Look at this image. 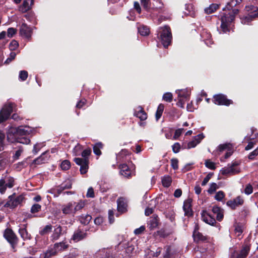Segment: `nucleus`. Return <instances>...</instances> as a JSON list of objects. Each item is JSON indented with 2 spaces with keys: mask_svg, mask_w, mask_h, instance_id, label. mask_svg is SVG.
<instances>
[{
  "mask_svg": "<svg viewBox=\"0 0 258 258\" xmlns=\"http://www.w3.org/2000/svg\"><path fill=\"white\" fill-rule=\"evenodd\" d=\"M238 10L233 9L232 11H225L220 14L221 26L220 33H226L230 32L232 23L234 20L235 16L238 14Z\"/></svg>",
  "mask_w": 258,
  "mask_h": 258,
  "instance_id": "1",
  "label": "nucleus"
},
{
  "mask_svg": "<svg viewBox=\"0 0 258 258\" xmlns=\"http://www.w3.org/2000/svg\"><path fill=\"white\" fill-rule=\"evenodd\" d=\"M212 213L213 214L209 213L207 211H203L201 213L203 221L210 225H214L216 223V220L214 218L215 216H216L217 220L219 221H221L223 218L222 210L217 206H214L213 207Z\"/></svg>",
  "mask_w": 258,
  "mask_h": 258,
  "instance_id": "2",
  "label": "nucleus"
},
{
  "mask_svg": "<svg viewBox=\"0 0 258 258\" xmlns=\"http://www.w3.org/2000/svg\"><path fill=\"white\" fill-rule=\"evenodd\" d=\"M32 128L28 126H20L18 128L11 127L7 132V140L13 142V137L27 136L32 133Z\"/></svg>",
  "mask_w": 258,
  "mask_h": 258,
  "instance_id": "3",
  "label": "nucleus"
},
{
  "mask_svg": "<svg viewBox=\"0 0 258 258\" xmlns=\"http://www.w3.org/2000/svg\"><path fill=\"white\" fill-rule=\"evenodd\" d=\"M152 18H155L160 14L165 11L164 5L161 0H154L152 4H150L146 10Z\"/></svg>",
  "mask_w": 258,
  "mask_h": 258,
  "instance_id": "4",
  "label": "nucleus"
},
{
  "mask_svg": "<svg viewBox=\"0 0 258 258\" xmlns=\"http://www.w3.org/2000/svg\"><path fill=\"white\" fill-rule=\"evenodd\" d=\"M158 35L163 45L165 48L167 47L171 43L172 36L170 28L167 26L161 27L158 31Z\"/></svg>",
  "mask_w": 258,
  "mask_h": 258,
  "instance_id": "5",
  "label": "nucleus"
},
{
  "mask_svg": "<svg viewBox=\"0 0 258 258\" xmlns=\"http://www.w3.org/2000/svg\"><path fill=\"white\" fill-rule=\"evenodd\" d=\"M175 93L177 94V105L181 108H183L185 102L189 99L190 91L188 89L177 90Z\"/></svg>",
  "mask_w": 258,
  "mask_h": 258,
  "instance_id": "6",
  "label": "nucleus"
},
{
  "mask_svg": "<svg viewBox=\"0 0 258 258\" xmlns=\"http://www.w3.org/2000/svg\"><path fill=\"white\" fill-rule=\"evenodd\" d=\"M245 10L249 13L247 16L240 17L241 22L243 24H249L253 18L258 17V8L250 6L246 7Z\"/></svg>",
  "mask_w": 258,
  "mask_h": 258,
  "instance_id": "7",
  "label": "nucleus"
},
{
  "mask_svg": "<svg viewBox=\"0 0 258 258\" xmlns=\"http://www.w3.org/2000/svg\"><path fill=\"white\" fill-rule=\"evenodd\" d=\"M91 153L90 148H87L82 152V174L87 172L89 169V157Z\"/></svg>",
  "mask_w": 258,
  "mask_h": 258,
  "instance_id": "8",
  "label": "nucleus"
},
{
  "mask_svg": "<svg viewBox=\"0 0 258 258\" xmlns=\"http://www.w3.org/2000/svg\"><path fill=\"white\" fill-rule=\"evenodd\" d=\"M5 238L11 244L14 251H15V246L18 243V238L12 229L7 228L4 234Z\"/></svg>",
  "mask_w": 258,
  "mask_h": 258,
  "instance_id": "9",
  "label": "nucleus"
},
{
  "mask_svg": "<svg viewBox=\"0 0 258 258\" xmlns=\"http://www.w3.org/2000/svg\"><path fill=\"white\" fill-rule=\"evenodd\" d=\"M14 104L5 105L0 112V123L7 120L13 110Z\"/></svg>",
  "mask_w": 258,
  "mask_h": 258,
  "instance_id": "10",
  "label": "nucleus"
},
{
  "mask_svg": "<svg viewBox=\"0 0 258 258\" xmlns=\"http://www.w3.org/2000/svg\"><path fill=\"white\" fill-rule=\"evenodd\" d=\"M14 179L12 177H5L0 180V192L5 193L7 187L12 188L14 186Z\"/></svg>",
  "mask_w": 258,
  "mask_h": 258,
  "instance_id": "11",
  "label": "nucleus"
},
{
  "mask_svg": "<svg viewBox=\"0 0 258 258\" xmlns=\"http://www.w3.org/2000/svg\"><path fill=\"white\" fill-rule=\"evenodd\" d=\"M81 209V206L76 205V202H71L62 206V211L63 214H70L76 212Z\"/></svg>",
  "mask_w": 258,
  "mask_h": 258,
  "instance_id": "12",
  "label": "nucleus"
},
{
  "mask_svg": "<svg viewBox=\"0 0 258 258\" xmlns=\"http://www.w3.org/2000/svg\"><path fill=\"white\" fill-rule=\"evenodd\" d=\"M9 199V200L5 204L4 207L14 208L22 202L24 197L22 196H19L14 198L13 196H10Z\"/></svg>",
  "mask_w": 258,
  "mask_h": 258,
  "instance_id": "13",
  "label": "nucleus"
},
{
  "mask_svg": "<svg viewBox=\"0 0 258 258\" xmlns=\"http://www.w3.org/2000/svg\"><path fill=\"white\" fill-rule=\"evenodd\" d=\"M213 101L215 104L219 105L228 106L233 103L232 100L228 99L226 96L223 94L215 95L214 96Z\"/></svg>",
  "mask_w": 258,
  "mask_h": 258,
  "instance_id": "14",
  "label": "nucleus"
},
{
  "mask_svg": "<svg viewBox=\"0 0 258 258\" xmlns=\"http://www.w3.org/2000/svg\"><path fill=\"white\" fill-rule=\"evenodd\" d=\"M20 35L26 38L29 39L32 34V29L26 23H23L20 28Z\"/></svg>",
  "mask_w": 258,
  "mask_h": 258,
  "instance_id": "15",
  "label": "nucleus"
},
{
  "mask_svg": "<svg viewBox=\"0 0 258 258\" xmlns=\"http://www.w3.org/2000/svg\"><path fill=\"white\" fill-rule=\"evenodd\" d=\"M191 202V199L188 198L183 203V210L184 212V215L186 216L189 217L192 215Z\"/></svg>",
  "mask_w": 258,
  "mask_h": 258,
  "instance_id": "16",
  "label": "nucleus"
},
{
  "mask_svg": "<svg viewBox=\"0 0 258 258\" xmlns=\"http://www.w3.org/2000/svg\"><path fill=\"white\" fill-rule=\"evenodd\" d=\"M120 173L125 177L128 178L134 173L130 168L125 164L120 165Z\"/></svg>",
  "mask_w": 258,
  "mask_h": 258,
  "instance_id": "17",
  "label": "nucleus"
},
{
  "mask_svg": "<svg viewBox=\"0 0 258 258\" xmlns=\"http://www.w3.org/2000/svg\"><path fill=\"white\" fill-rule=\"evenodd\" d=\"M52 247L57 254L67 249L69 247V244L66 242L62 241L55 243Z\"/></svg>",
  "mask_w": 258,
  "mask_h": 258,
  "instance_id": "18",
  "label": "nucleus"
},
{
  "mask_svg": "<svg viewBox=\"0 0 258 258\" xmlns=\"http://www.w3.org/2000/svg\"><path fill=\"white\" fill-rule=\"evenodd\" d=\"M243 202V199L240 196H238L233 200L228 201L227 205L232 209H235L236 207L242 205Z\"/></svg>",
  "mask_w": 258,
  "mask_h": 258,
  "instance_id": "19",
  "label": "nucleus"
},
{
  "mask_svg": "<svg viewBox=\"0 0 258 258\" xmlns=\"http://www.w3.org/2000/svg\"><path fill=\"white\" fill-rule=\"evenodd\" d=\"M231 148V144L229 143H225L223 144L219 145L217 148L213 152L212 154L215 156H218L221 152L223 151L229 150Z\"/></svg>",
  "mask_w": 258,
  "mask_h": 258,
  "instance_id": "20",
  "label": "nucleus"
},
{
  "mask_svg": "<svg viewBox=\"0 0 258 258\" xmlns=\"http://www.w3.org/2000/svg\"><path fill=\"white\" fill-rule=\"evenodd\" d=\"M117 203L118 212L124 213L126 211L127 204L124 199L122 198H119L117 200Z\"/></svg>",
  "mask_w": 258,
  "mask_h": 258,
  "instance_id": "21",
  "label": "nucleus"
},
{
  "mask_svg": "<svg viewBox=\"0 0 258 258\" xmlns=\"http://www.w3.org/2000/svg\"><path fill=\"white\" fill-rule=\"evenodd\" d=\"M33 4V0H25L22 5L20 7L19 10L22 13H25L31 8V6Z\"/></svg>",
  "mask_w": 258,
  "mask_h": 258,
  "instance_id": "22",
  "label": "nucleus"
},
{
  "mask_svg": "<svg viewBox=\"0 0 258 258\" xmlns=\"http://www.w3.org/2000/svg\"><path fill=\"white\" fill-rule=\"evenodd\" d=\"M70 185L64 186L63 185H60L58 187L50 189L48 192L53 194L55 197H57L63 190L69 188Z\"/></svg>",
  "mask_w": 258,
  "mask_h": 258,
  "instance_id": "23",
  "label": "nucleus"
},
{
  "mask_svg": "<svg viewBox=\"0 0 258 258\" xmlns=\"http://www.w3.org/2000/svg\"><path fill=\"white\" fill-rule=\"evenodd\" d=\"M134 114L137 117H139L141 120H145L147 118V115L146 113L143 110V108L139 106L137 108V110H136Z\"/></svg>",
  "mask_w": 258,
  "mask_h": 258,
  "instance_id": "24",
  "label": "nucleus"
},
{
  "mask_svg": "<svg viewBox=\"0 0 258 258\" xmlns=\"http://www.w3.org/2000/svg\"><path fill=\"white\" fill-rule=\"evenodd\" d=\"M201 35L207 46H210L213 44V42L211 39V35L210 33L207 32H203Z\"/></svg>",
  "mask_w": 258,
  "mask_h": 258,
  "instance_id": "25",
  "label": "nucleus"
},
{
  "mask_svg": "<svg viewBox=\"0 0 258 258\" xmlns=\"http://www.w3.org/2000/svg\"><path fill=\"white\" fill-rule=\"evenodd\" d=\"M14 141L23 144H28L30 142V140L27 136H18L13 137V142Z\"/></svg>",
  "mask_w": 258,
  "mask_h": 258,
  "instance_id": "26",
  "label": "nucleus"
},
{
  "mask_svg": "<svg viewBox=\"0 0 258 258\" xmlns=\"http://www.w3.org/2000/svg\"><path fill=\"white\" fill-rule=\"evenodd\" d=\"M249 246L246 245L242 247L241 250L237 254L236 258H245L249 251Z\"/></svg>",
  "mask_w": 258,
  "mask_h": 258,
  "instance_id": "27",
  "label": "nucleus"
},
{
  "mask_svg": "<svg viewBox=\"0 0 258 258\" xmlns=\"http://www.w3.org/2000/svg\"><path fill=\"white\" fill-rule=\"evenodd\" d=\"M97 254L101 256V258H113L110 251L105 248L99 250Z\"/></svg>",
  "mask_w": 258,
  "mask_h": 258,
  "instance_id": "28",
  "label": "nucleus"
},
{
  "mask_svg": "<svg viewBox=\"0 0 258 258\" xmlns=\"http://www.w3.org/2000/svg\"><path fill=\"white\" fill-rule=\"evenodd\" d=\"M236 164L235 163H234L230 167L223 168L221 170V174H222L223 175H227V174H233V173L236 172V171H235V170L234 168V166Z\"/></svg>",
  "mask_w": 258,
  "mask_h": 258,
  "instance_id": "29",
  "label": "nucleus"
},
{
  "mask_svg": "<svg viewBox=\"0 0 258 258\" xmlns=\"http://www.w3.org/2000/svg\"><path fill=\"white\" fill-rule=\"evenodd\" d=\"M148 225L150 229H153L156 228L158 225L157 217H152L151 219L148 221Z\"/></svg>",
  "mask_w": 258,
  "mask_h": 258,
  "instance_id": "30",
  "label": "nucleus"
},
{
  "mask_svg": "<svg viewBox=\"0 0 258 258\" xmlns=\"http://www.w3.org/2000/svg\"><path fill=\"white\" fill-rule=\"evenodd\" d=\"M19 232L21 237L24 240L30 239L31 238V235L28 233L26 228H20Z\"/></svg>",
  "mask_w": 258,
  "mask_h": 258,
  "instance_id": "31",
  "label": "nucleus"
},
{
  "mask_svg": "<svg viewBox=\"0 0 258 258\" xmlns=\"http://www.w3.org/2000/svg\"><path fill=\"white\" fill-rule=\"evenodd\" d=\"M56 253L53 249L52 247H50L43 254V258H51L52 256L56 255Z\"/></svg>",
  "mask_w": 258,
  "mask_h": 258,
  "instance_id": "32",
  "label": "nucleus"
},
{
  "mask_svg": "<svg viewBox=\"0 0 258 258\" xmlns=\"http://www.w3.org/2000/svg\"><path fill=\"white\" fill-rule=\"evenodd\" d=\"M193 236L194 238L195 241H205L206 240V238L205 236H204L202 233L196 232V230L193 233Z\"/></svg>",
  "mask_w": 258,
  "mask_h": 258,
  "instance_id": "33",
  "label": "nucleus"
},
{
  "mask_svg": "<svg viewBox=\"0 0 258 258\" xmlns=\"http://www.w3.org/2000/svg\"><path fill=\"white\" fill-rule=\"evenodd\" d=\"M218 8L219 6L217 4H212L209 7L205 9V12L208 14H211L214 12Z\"/></svg>",
  "mask_w": 258,
  "mask_h": 258,
  "instance_id": "34",
  "label": "nucleus"
},
{
  "mask_svg": "<svg viewBox=\"0 0 258 258\" xmlns=\"http://www.w3.org/2000/svg\"><path fill=\"white\" fill-rule=\"evenodd\" d=\"M138 31L142 36H147L150 33L149 28L144 25L141 26L138 28Z\"/></svg>",
  "mask_w": 258,
  "mask_h": 258,
  "instance_id": "35",
  "label": "nucleus"
},
{
  "mask_svg": "<svg viewBox=\"0 0 258 258\" xmlns=\"http://www.w3.org/2000/svg\"><path fill=\"white\" fill-rule=\"evenodd\" d=\"M164 106L162 104H160L158 107L157 110L156 112V119L157 120H158L161 117L163 111L164 110Z\"/></svg>",
  "mask_w": 258,
  "mask_h": 258,
  "instance_id": "36",
  "label": "nucleus"
},
{
  "mask_svg": "<svg viewBox=\"0 0 258 258\" xmlns=\"http://www.w3.org/2000/svg\"><path fill=\"white\" fill-rule=\"evenodd\" d=\"M61 233V228L60 226L56 227L53 232V233L52 235V239L53 240L57 239Z\"/></svg>",
  "mask_w": 258,
  "mask_h": 258,
  "instance_id": "37",
  "label": "nucleus"
},
{
  "mask_svg": "<svg viewBox=\"0 0 258 258\" xmlns=\"http://www.w3.org/2000/svg\"><path fill=\"white\" fill-rule=\"evenodd\" d=\"M102 148V144L101 143H96L93 147V151L96 155L99 156L101 154L100 149Z\"/></svg>",
  "mask_w": 258,
  "mask_h": 258,
  "instance_id": "38",
  "label": "nucleus"
},
{
  "mask_svg": "<svg viewBox=\"0 0 258 258\" xmlns=\"http://www.w3.org/2000/svg\"><path fill=\"white\" fill-rule=\"evenodd\" d=\"M162 184L164 187H168L171 183V178L169 176H164L162 179Z\"/></svg>",
  "mask_w": 258,
  "mask_h": 258,
  "instance_id": "39",
  "label": "nucleus"
},
{
  "mask_svg": "<svg viewBox=\"0 0 258 258\" xmlns=\"http://www.w3.org/2000/svg\"><path fill=\"white\" fill-rule=\"evenodd\" d=\"M71 240L74 242H77L81 240V230H78L75 232Z\"/></svg>",
  "mask_w": 258,
  "mask_h": 258,
  "instance_id": "40",
  "label": "nucleus"
},
{
  "mask_svg": "<svg viewBox=\"0 0 258 258\" xmlns=\"http://www.w3.org/2000/svg\"><path fill=\"white\" fill-rule=\"evenodd\" d=\"M60 168L63 170H67L71 167V163L68 160H63L60 164Z\"/></svg>",
  "mask_w": 258,
  "mask_h": 258,
  "instance_id": "41",
  "label": "nucleus"
},
{
  "mask_svg": "<svg viewBox=\"0 0 258 258\" xmlns=\"http://www.w3.org/2000/svg\"><path fill=\"white\" fill-rule=\"evenodd\" d=\"M162 99L165 101L171 102L173 99V95L170 92H166L163 94Z\"/></svg>",
  "mask_w": 258,
  "mask_h": 258,
  "instance_id": "42",
  "label": "nucleus"
},
{
  "mask_svg": "<svg viewBox=\"0 0 258 258\" xmlns=\"http://www.w3.org/2000/svg\"><path fill=\"white\" fill-rule=\"evenodd\" d=\"M52 230V226L51 225H47L45 226L43 229L40 231V234L41 235H45L51 232Z\"/></svg>",
  "mask_w": 258,
  "mask_h": 258,
  "instance_id": "43",
  "label": "nucleus"
},
{
  "mask_svg": "<svg viewBox=\"0 0 258 258\" xmlns=\"http://www.w3.org/2000/svg\"><path fill=\"white\" fill-rule=\"evenodd\" d=\"M205 164L206 167L210 169L214 170L216 168L215 163L210 160H206Z\"/></svg>",
  "mask_w": 258,
  "mask_h": 258,
  "instance_id": "44",
  "label": "nucleus"
},
{
  "mask_svg": "<svg viewBox=\"0 0 258 258\" xmlns=\"http://www.w3.org/2000/svg\"><path fill=\"white\" fill-rule=\"evenodd\" d=\"M73 154L75 156H80L81 155V146L79 144L73 149Z\"/></svg>",
  "mask_w": 258,
  "mask_h": 258,
  "instance_id": "45",
  "label": "nucleus"
},
{
  "mask_svg": "<svg viewBox=\"0 0 258 258\" xmlns=\"http://www.w3.org/2000/svg\"><path fill=\"white\" fill-rule=\"evenodd\" d=\"M92 217L89 215H86L84 217L82 216V224L87 225L90 221L91 220Z\"/></svg>",
  "mask_w": 258,
  "mask_h": 258,
  "instance_id": "46",
  "label": "nucleus"
},
{
  "mask_svg": "<svg viewBox=\"0 0 258 258\" xmlns=\"http://www.w3.org/2000/svg\"><path fill=\"white\" fill-rule=\"evenodd\" d=\"M5 139V135L4 133L0 131V151L4 149V140Z\"/></svg>",
  "mask_w": 258,
  "mask_h": 258,
  "instance_id": "47",
  "label": "nucleus"
},
{
  "mask_svg": "<svg viewBox=\"0 0 258 258\" xmlns=\"http://www.w3.org/2000/svg\"><path fill=\"white\" fill-rule=\"evenodd\" d=\"M28 77V73L26 71H21L19 72V79L22 81H25Z\"/></svg>",
  "mask_w": 258,
  "mask_h": 258,
  "instance_id": "48",
  "label": "nucleus"
},
{
  "mask_svg": "<svg viewBox=\"0 0 258 258\" xmlns=\"http://www.w3.org/2000/svg\"><path fill=\"white\" fill-rule=\"evenodd\" d=\"M235 2L236 1L235 0H230V1L227 3L226 8L223 9V11H225L226 9H227L228 10H230L231 9H232L233 7L237 6Z\"/></svg>",
  "mask_w": 258,
  "mask_h": 258,
  "instance_id": "49",
  "label": "nucleus"
},
{
  "mask_svg": "<svg viewBox=\"0 0 258 258\" xmlns=\"http://www.w3.org/2000/svg\"><path fill=\"white\" fill-rule=\"evenodd\" d=\"M16 56V53L15 52H11L9 57L6 60V61L4 62V64H9L13 60L15 59Z\"/></svg>",
  "mask_w": 258,
  "mask_h": 258,
  "instance_id": "50",
  "label": "nucleus"
},
{
  "mask_svg": "<svg viewBox=\"0 0 258 258\" xmlns=\"http://www.w3.org/2000/svg\"><path fill=\"white\" fill-rule=\"evenodd\" d=\"M41 208V205L38 204L33 205L31 208V212L32 213H35L39 212Z\"/></svg>",
  "mask_w": 258,
  "mask_h": 258,
  "instance_id": "51",
  "label": "nucleus"
},
{
  "mask_svg": "<svg viewBox=\"0 0 258 258\" xmlns=\"http://www.w3.org/2000/svg\"><path fill=\"white\" fill-rule=\"evenodd\" d=\"M217 188L218 186L216 183H212L208 190V192L210 194H212L216 191Z\"/></svg>",
  "mask_w": 258,
  "mask_h": 258,
  "instance_id": "52",
  "label": "nucleus"
},
{
  "mask_svg": "<svg viewBox=\"0 0 258 258\" xmlns=\"http://www.w3.org/2000/svg\"><path fill=\"white\" fill-rule=\"evenodd\" d=\"M171 165L173 169L177 170L178 168V160L176 158L171 160Z\"/></svg>",
  "mask_w": 258,
  "mask_h": 258,
  "instance_id": "53",
  "label": "nucleus"
},
{
  "mask_svg": "<svg viewBox=\"0 0 258 258\" xmlns=\"http://www.w3.org/2000/svg\"><path fill=\"white\" fill-rule=\"evenodd\" d=\"M225 196L224 193L222 191L217 192L215 196V198L218 201H221Z\"/></svg>",
  "mask_w": 258,
  "mask_h": 258,
  "instance_id": "54",
  "label": "nucleus"
},
{
  "mask_svg": "<svg viewBox=\"0 0 258 258\" xmlns=\"http://www.w3.org/2000/svg\"><path fill=\"white\" fill-rule=\"evenodd\" d=\"M258 155V147L252 152L249 153L248 155V159L250 160H253Z\"/></svg>",
  "mask_w": 258,
  "mask_h": 258,
  "instance_id": "55",
  "label": "nucleus"
},
{
  "mask_svg": "<svg viewBox=\"0 0 258 258\" xmlns=\"http://www.w3.org/2000/svg\"><path fill=\"white\" fill-rule=\"evenodd\" d=\"M17 32V30L14 28H9L7 31V35L9 37H12Z\"/></svg>",
  "mask_w": 258,
  "mask_h": 258,
  "instance_id": "56",
  "label": "nucleus"
},
{
  "mask_svg": "<svg viewBox=\"0 0 258 258\" xmlns=\"http://www.w3.org/2000/svg\"><path fill=\"white\" fill-rule=\"evenodd\" d=\"M23 151V149L22 147H19V149L16 151L15 155L13 156V158L15 160L18 159L21 156L22 153Z\"/></svg>",
  "mask_w": 258,
  "mask_h": 258,
  "instance_id": "57",
  "label": "nucleus"
},
{
  "mask_svg": "<svg viewBox=\"0 0 258 258\" xmlns=\"http://www.w3.org/2000/svg\"><path fill=\"white\" fill-rule=\"evenodd\" d=\"M253 191V187L252 185L250 184H248L246 185L244 189V193L246 195H249L251 194Z\"/></svg>",
  "mask_w": 258,
  "mask_h": 258,
  "instance_id": "58",
  "label": "nucleus"
},
{
  "mask_svg": "<svg viewBox=\"0 0 258 258\" xmlns=\"http://www.w3.org/2000/svg\"><path fill=\"white\" fill-rule=\"evenodd\" d=\"M172 148L173 152L175 153H177L180 151V145L179 143H175L172 145Z\"/></svg>",
  "mask_w": 258,
  "mask_h": 258,
  "instance_id": "59",
  "label": "nucleus"
},
{
  "mask_svg": "<svg viewBox=\"0 0 258 258\" xmlns=\"http://www.w3.org/2000/svg\"><path fill=\"white\" fill-rule=\"evenodd\" d=\"M86 197L87 198H93L95 197L94 189L92 187H90L88 189V191L86 194Z\"/></svg>",
  "mask_w": 258,
  "mask_h": 258,
  "instance_id": "60",
  "label": "nucleus"
},
{
  "mask_svg": "<svg viewBox=\"0 0 258 258\" xmlns=\"http://www.w3.org/2000/svg\"><path fill=\"white\" fill-rule=\"evenodd\" d=\"M213 175V173H209L204 179L203 181L202 182V185L205 186L206 184L209 182V180L211 178Z\"/></svg>",
  "mask_w": 258,
  "mask_h": 258,
  "instance_id": "61",
  "label": "nucleus"
},
{
  "mask_svg": "<svg viewBox=\"0 0 258 258\" xmlns=\"http://www.w3.org/2000/svg\"><path fill=\"white\" fill-rule=\"evenodd\" d=\"M165 252L164 253L163 256L164 258H169L170 256V247L169 246H166L165 247Z\"/></svg>",
  "mask_w": 258,
  "mask_h": 258,
  "instance_id": "62",
  "label": "nucleus"
},
{
  "mask_svg": "<svg viewBox=\"0 0 258 258\" xmlns=\"http://www.w3.org/2000/svg\"><path fill=\"white\" fill-rule=\"evenodd\" d=\"M183 128H179L176 130L175 132L174 135L173 136V139L176 140L181 135L183 131Z\"/></svg>",
  "mask_w": 258,
  "mask_h": 258,
  "instance_id": "63",
  "label": "nucleus"
},
{
  "mask_svg": "<svg viewBox=\"0 0 258 258\" xmlns=\"http://www.w3.org/2000/svg\"><path fill=\"white\" fill-rule=\"evenodd\" d=\"M205 136L203 133L198 135L195 137L194 140L197 143L199 144L201 141L204 138Z\"/></svg>",
  "mask_w": 258,
  "mask_h": 258,
  "instance_id": "64",
  "label": "nucleus"
}]
</instances>
